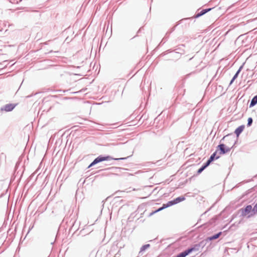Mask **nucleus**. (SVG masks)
I'll use <instances>...</instances> for the list:
<instances>
[{"mask_svg": "<svg viewBox=\"0 0 257 257\" xmlns=\"http://www.w3.org/2000/svg\"><path fill=\"white\" fill-rule=\"evenodd\" d=\"M223 140L224 142V144H232L231 148L233 147L234 144V140L233 138H231L228 136H226L223 138Z\"/></svg>", "mask_w": 257, "mask_h": 257, "instance_id": "nucleus-4", "label": "nucleus"}, {"mask_svg": "<svg viewBox=\"0 0 257 257\" xmlns=\"http://www.w3.org/2000/svg\"><path fill=\"white\" fill-rule=\"evenodd\" d=\"M252 209V211L254 212V213H257V204H256L254 206L253 209Z\"/></svg>", "mask_w": 257, "mask_h": 257, "instance_id": "nucleus-17", "label": "nucleus"}, {"mask_svg": "<svg viewBox=\"0 0 257 257\" xmlns=\"http://www.w3.org/2000/svg\"><path fill=\"white\" fill-rule=\"evenodd\" d=\"M257 103V95L254 96L252 99L250 104V107L253 106Z\"/></svg>", "mask_w": 257, "mask_h": 257, "instance_id": "nucleus-10", "label": "nucleus"}, {"mask_svg": "<svg viewBox=\"0 0 257 257\" xmlns=\"http://www.w3.org/2000/svg\"><path fill=\"white\" fill-rule=\"evenodd\" d=\"M252 206L250 205H247L244 209L241 210L242 215H247L252 209Z\"/></svg>", "mask_w": 257, "mask_h": 257, "instance_id": "nucleus-5", "label": "nucleus"}, {"mask_svg": "<svg viewBox=\"0 0 257 257\" xmlns=\"http://www.w3.org/2000/svg\"><path fill=\"white\" fill-rule=\"evenodd\" d=\"M150 246V244H146L142 246L141 248V251L145 250L146 249L148 248Z\"/></svg>", "mask_w": 257, "mask_h": 257, "instance_id": "nucleus-15", "label": "nucleus"}, {"mask_svg": "<svg viewBox=\"0 0 257 257\" xmlns=\"http://www.w3.org/2000/svg\"><path fill=\"white\" fill-rule=\"evenodd\" d=\"M221 234H222V232H219L217 234H215V235L210 237L209 238V239L210 240L216 239L218 238L220 236V235Z\"/></svg>", "mask_w": 257, "mask_h": 257, "instance_id": "nucleus-11", "label": "nucleus"}, {"mask_svg": "<svg viewBox=\"0 0 257 257\" xmlns=\"http://www.w3.org/2000/svg\"><path fill=\"white\" fill-rule=\"evenodd\" d=\"M110 159V157L109 156L106 157H102V156H99L97 158H96L89 166V168L90 167L94 165L95 164L104 161L109 160Z\"/></svg>", "mask_w": 257, "mask_h": 257, "instance_id": "nucleus-3", "label": "nucleus"}, {"mask_svg": "<svg viewBox=\"0 0 257 257\" xmlns=\"http://www.w3.org/2000/svg\"><path fill=\"white\" fill-rule=\"evenodd\" d=\"M244 129V125H242L238 127L235 130V134H236L237 137H238L239 135L242 132L243 130Z\"/></svg>", "mask_w": 257, "mask_h": 257, "instance_id": "nucleus-7", "label": "nucleus"}, {"mask_svg": "<svg viewBox=\"0 0 257 257\" xmlns=\"http://www.w3.org/2000/svg\"><path fill=\"white\" fill-rule=\"evenodd\" d=\"M240 69H239L237 71V72L236 73V74L234 75V76H233V78L232 79L231 82H230V83H232L233 81L237 78L239 72H240Z\"/></svg>", "mask_w": 257, "mask_h": 257, "instance_id": "nucleus-12", "label": "nucleus"}, {"mask_svg": "<svg viewBox=\"0 0 257 257\" xmlns=\"http://www.w3.org/2000/svg\"><path fill=\"white\" fill-rule=\"evenodd\" d=\"M208 165H207L206 164H205V165H204L203 166H202L201 168H200L198 171V173H200L201 172H202V171L203 170H204Z\"/></svg>", "mask_w": 257, "mask_h": 257, "instance_id": "nucleus-13", "label": "nucleus"}, {"mask_svg": "<svg viewBox=\"0 0 257 257\" xmlns=\"http://www.w3.org/2000/svg\"><path fill=\"white\" fill-rule=\"evenodd\" d=\"M232 144H222L218 146L217 149L220 151V155L224 154L229 152L231 149Z\"/></svg>", "mask_w": 257, "mask_h": 257, "instance_id": "nucleus-1", "label": "nucleus"}, {"mask_svg": "<svg viewBox=\"0 0 257 257\" xmlns=\"http://www.w3.org/2000/svg\"><path fill=\"white\" fill-rule=\"evenodd\" d=\"M177 200H178V202H179L181 201L182 200V199H181L180 198L178 197Z\"/></svg>", "mask_w": 257, "mask_h": 257, "instance_id": "nucleus-18", "label": "nucleus"}, {"mask_svg": "<svg viewBox=\"0 0 257 257\" xmlns=\"http://www.w3.org/2000/svg\"><path fill=\"white\" fill-rule=\"evenodd\" d=\"M216 152H215L210 157L209 159L207 161V162L206 163V164H207V165H209V164H210V163L214 160L215 157V155H216Z\"/></svg>", "mask_w": 257, "mask_h": 257, "instance_id": "nucleus-9", "label": "nucleus"}, {"mask_svg": "<svg viewBox=\"0 0 257 257\" xmlns=\"http://www.w3.org/2000/svg\"><path fill=\"white\" fill-rule=\"evenodd\" d=\"M209 10H210V9H208L207 10H202L200 14L198 15V16L203 15V14H205L207 12L209 11Z\"/></svg>", "mask_w": 257, "mask_h": 257, "instance_id": "nucleus-14", "label": "nucleus"}, {"mask_svg": "<svg viewBox=\"0 0 257 257\" xmlns=\"http://www.w3.org/2000/svg\"><path fill=\"white\" fill-rule=\"evenodd\" d=\"M176 200H176H174L173 201H169L168 202L167 204H164L163 206L160 208H159L158 209L156 210V211L152 212L150 215H153L154 214L159 212V211H160L161 210H162L163 209L167 208V207H168L169 206H172V205H174V204H175L176 203Z\"/></svg>", "mask_w": 257, "mask_h": 257, "instance_id": "nucleus-2", "label": "nucleus"}, {"mask_svg": "<svg viewBox=\"0 0 257 257\" xmlns=\"http://www.w3.org/2000/svg\"><path fill=\"white\" fill-rule=\"evenodd\" d=\"M193 250V248H191L187 250H186L184 252L179 254V255H178V257H185L187 255L191 252Z\"/></svg>", "mask_w": 257, "mask_h": 257, "instance_id": "nucleus-6", "label": "nucleus"}, {"mask_svg": "<svg viewBox=\"0 0 257 257\" xmlns=\"http://www.w3.org/2000/svg\"><path fill=\"white\" fill-rule=\"evenodd\" d=\"M15 107V105L13 104H8L5 106L4 110L6 111L12 110Z\"/></svg>", "mask_w": 257, "mask_h": 257, "instance_id": "nucleus-8", "label": "nucleus"}, {"mask_svg": "<svg viewBox=\"0 0 257 257\" xmlns=\"http://www.w3.org/2000/svg\"><path fill=\"white\" fill-rule=\"evenodd\" d=\"M247 125L250 126L252 122V119L251 117H249L247 119Z\"/></svg>", "mask_w": 257, "mask_h": 257, "instance_id": "nucleus-16", "label": "nucleus"}]
</instances>
